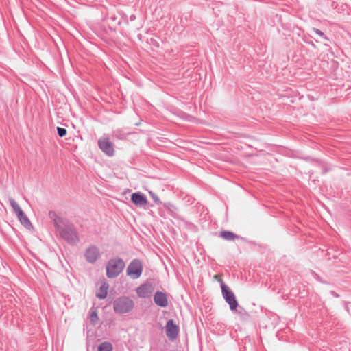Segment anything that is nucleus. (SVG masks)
<instances>
[{
	"instance_id": "obj_1",
	"label": "nucleus",
	"mask_w": 351,
	"mask_h": 351,
	"mask_svg": "<svg viewBox=\"0 0 351 351\" xmlns=\"http://www.w3.org/2000/svg\"><path fill=\"white\" fill-rule=\"evenodd\" d=\"M49 217L60 236L69 243L75 244L79 241V237L74 226L66 219L62 218L54 211L49 213Z\"/></svg>"
},
{
	"instance_id": "obj_2",
	"label": "nucleus",
	"mask_w": 351,
	"mask_h": 351,
	"mask_svg": "<svg viewBox=\"0 0 351 351\" xmlns=\"http://www.w3.org/2000/svg\"><path fill=\"white\" fill-rule=\"evenodd\" d=\"M125 263L121 258H112L106 265V275L110 278H114L123 271Z\"/></svg>"
},
{
	"instance_id": "obj_3",
	"label": "nucleus",
	"mask_w": 351,
	"mask_h": 351,
	"mask_svg": "<svg viewBox=\"0 0 351 351\" xmlns=\"http://www.w3.org/2000/svg\"><path fill=\"white\" fill-rule=\"evenodd\" d=\"M134 308V302L128 297H120L113 302V309L115 313L123 314L130 312Z\"/></svg>"
},
{
	"instance_id": "obj_4",
	"label": "nucleus",
	"mask_w": 351,
	"mask_h": 351,
	"mask_svg": "<svg viewBox=\"0 0 351 351\" xmlns=\"http://www.w3.org/2000/svg\"><path fill=\"white\" fill-rule=\"evenodd\" d=\"M9 202L13 210V212L16 214L21 224L23 225L27 229L30 230L32 228V223L25 213L22 210L17 202L11 197L9 198Z\"/></svg>"
},
{
	"instance_id": "obj_5",
	"label": "nucleus",
	"mask_w": 351,
	"mask_h": 351,
	"mask_svg": "<svg viewBox=\"0 0 351 351\" xmlns=\"http://www.w3.org/2000/svg\"><path fill=\"white\" fill-rule=\"evenodd\" d=\"M221 293L225 301L229 304L232 311H237L239 306L234 293L230 290L229 287L223 281L221 282Z\"/></svg>"
},
{
	"instance_id": "obj_6",
	"label": "nucleus",
	"mask_w": 351,
	"mask_h": 351,
	"mask_svg": "<svg viewBox=\"0 0 351 351\" xmlns=\"http://www.w3.org/2000/svg\"><path fill=\"white\" fill-rule=\"evenodd\" d=\"M143 271V266L140 261L137 259L133 260L128 265L126 273L132 279L138 278Z\"/></svg>"
},
{
	"instance_id": "obj_7",
	"label": "nucleus",
	"mask_w": 351,
	"mask_h": 351,
	"mask_svg": "<svg viewBox=\"0 0 351 351\" xmlns=\"http://www.w3.org/2000/svg\"><path fill=\"white\" fill-rule=\"evenodd\" d=\"M100 251L97 246L95 245H89L84 252V257L89 263H95L100 257Z\"/></svg>"
},
{
	"instance_id": "obj_8",
	"label": "nucleus",
	"mask_w": 351,
	"mask_h": 351,
	"mask_svg": "<svg viewBox=\"0 0 351 351\" xmlns=\"http://www.w3.org/2000/svg\"><path fill=\"white\" fill-rule=\"evenodd\" d=\"M98 146L100 149L106 155L112 156L114 155V146L109 139L106 137L100 138L98 141Z\"/></svg>"
},
{
	"instance_id": "obj_9",
	"label": "nucleus",
	"mask_w": 351,
	"mask_h": 351,
	"mask_svg": "<svg viewBox=\"0 0 351 351\" xmlns=\"http://www.w3.org/2000/svg\"><path fill=\"white\" fill-rule=\"evenodd\" d=\"M165 329L166 335L169 339L174 340L178 337L179 328L173 319L167 321Z\"/></svg>"
},
{
	"instance_id": "obj_10",
	"label": "nucleus",
	"mask_w": 351,
	"mask_h": 351,
	"mask_svg": "<svg viewBox=\"0 0 351 351\" xmlns=\"http://www.w3.org/2000/svg\"><path fill=\"white\" fill-rule=\"evenodd\" d=\"M153 291V286L151 284L145 283L136 289V293L140 298H148Z\"/></svg>"
},
{
	"instance_id": "obj_11",
	"label": "nucleus",
	"mask_w": 351,
	"mask_h": 351,
	"mask_svg": "<svg viewBox=\"0 0 351 351\" xmlns=\"http://www.w3.org/2000/svg\"><path fill=\"white\" fill-rule=\"evenodd\" d=\"M154 303L162 308H165L168 306V300L166 293L162 291H156L154 295Z\"/></svg>"
},
{
	"instance_id": "obj_12",
	"label": "nucleus",
	"mask_w": 351,
	"mask_h": 351,
	"mask_svg": "<svg viewBox=\"0 0 351 351\" xmlns=\"http://www.w3.org/2000/svg\"><path fill=\"white\" fill-rule=\"evenodd\" d=\"M132 202L138 206H145L147 204V200L145 195L140 192L134 193L131 195Z\"/></svg>"
},
{
	"instance_id": "obj_13",
	"label": "nucleus",
	"mask_w": 351,
	"mask_h": 351,
	"mask_svg": "<svg viewBox=\"0 0 351 351\" xmlns=\"http://www.w3.org/2000/svg\"><path fill=\"white\" fill-rule=\"evenodd\" d=\"M108 289V285L106 282L103 283L99 290V292L97 293L96 296L99 299H104L107 296Z\"/></svg>"
},
{
	"instance_id": "obj_14",
	"label": "nucleus",
	"mask_w": 351,
	"mask_h": 351,
	"mask_svg": "<svg viewBox=\"0 0 351 351\" xmlns=\"http://www.w3.org/2000/svg\"><path fill=\"white\" fill-rule=\"evenodd\" d=\"M220 237L226 241H232L238 237L237 235L234 234L230 231H222L220 232Z\"/></svg>"
},
{
	"instance_id": "obj_15",
	"label": "nucleus",
	"mask_w": 351,
	"mask_h": 351,
	"mask_svg": "<svg viewBox=\"0 0 351 351\" xmlns=\"http://www.w3.org/2000/svg\"><path fill=\"white\" fill-rule=\"evenodd\" d=\"M98 351H112V346L109 342H103L98 346Z\"/></svg>"
},
{
	"instance_id": "obj_16",
	"label": "nucleus",
	"mask_w": 351,
	"mask_h": 351,
	"mask_svg": "<svg viewBox=\"0 0 351 351\" xmlns=\"http://www.w3.org/2000/svg\"><path fill=\"white\" fill-rule=\"evenodd\" d=\"M89 319L93 324H95L98 321V316L97 312L94 309H91L89 315Z\"/></svg>"
},
{
	"instance_id": "obj_17",
	"label": "nucleus",
	"mask_w": 351,
	"mask_h": 351,
	"mask_svg": "<svg viewBox=\"0 0 351 351\" xmlns=\"http://www.w3.org/2000/svg\"><path fill=\"white\" fill-rule=\"evenodd\" d=\"M149 194L156 204L160 205L162 204L158 197L154 193H153L152 191H149Z\"/></svg>"
},
{
	"instance_id": "obj_18",
	"label": "nucleus",
	"mask_w": 351,
	"mask_h": 351,
	"mask_svg": "<svg viewBox=\"0 0 351 351\" xmlns=\"http://www.w3.org/2000/svg\"><path fill=\"white\" fill-rule=\"evenodd\" d=\"M57 131H58V134L60 137H63L66 134V130L65 128L58 127Z\"/></svg>"
},
{
	"instance_id": "obj_19",
	"label": "nucleus",
	"mask_w": 351,
	"mask_h": 351,
	"mask_svg": "<svg viewBox=\"0 0 351 351\" xmlns=\"http://www.w3.org/2000/svg\"><path fill=\"white\" fill-rule=\"evenodd\" d=\"M311 31L315 33L316 34H317L318 36H321V37H324V33L321 30H319V29H318L317 28L313 27V28L311 29Z\"/></svg>"
},
{
	"instance_id": "obj_20",
	"label": "nucleus",
	"mask_w": 351,
	"mask_h": 351,
	"mask_svg": "<svg viewBox=\"0 0 351 351\" xmlns=\"http://www.w3.org/2000/svg\"><path fill=\"white\" fill-rule=\"evenodd\" d=\"M114 136L119 139H122L125 137L124 135L121 134L120 131L119 130H116L114 132Z\"/></svg>"
}]
</instances>
